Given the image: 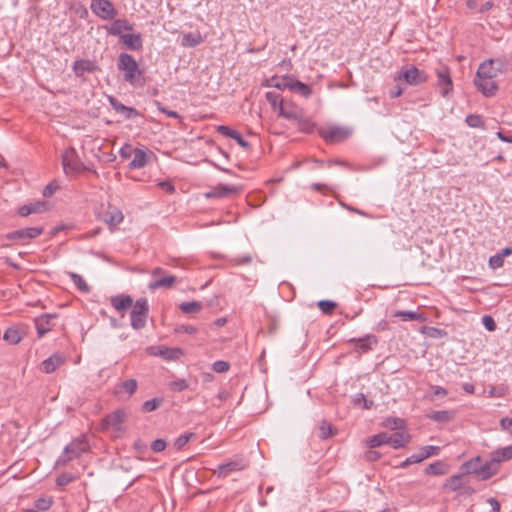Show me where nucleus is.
<instances>
[{
    "mask_svg": "<svg viewBox=\"0 0 512 512\" xmlns=\"http://www.w3.org/2000/svg\"><path fill=\"white\" fill-rule=\"evenodd\" d=\"M61 160L63 170L68 176L78 174L84 169L83 163L73 147H69L64 150L61 155Z\"/></svg>",
    "mask_w": 512,
    "mask_h": 512,
    "instance_id": "obj_4",
    "label": "nucleus"
},
{
    "mask_svg": "<svg viewBox=\"0 0 512 512\" xmlns=\"http://www.w3.org/2000/svg\"><path fill=\"white\" fill-rule=\"evenodd\" d=\"M453 416H454L453 412L446 411V410L434 411L428 415V417L431 420H434V421L440 422V423H447V422L451 421L453 419Z\"/></svg>",
    "mask_w": 512,
    "mask_h": 512,
    "instance_id": "obj_42",
    "label": "nucleus"
},
{
    "mask_svg": "<svg viewBox=\"0 0 512 512\" xmlns=\"http://www.w3.org/2000/svg\"><path fill=\"white\" fill-rule=\"evenodd\" d=\"M166 448V442L163 439H156L151 444V449L154 452H162Z\"/></svg>",
    "mask_w": 512,
    "mask_h": 512,
    "instance_id": "obj_63",
    "label": "nucleus"
},
{
    "mask_svg": "<svg viewBox=\"0 0 512 512\" xmlns=\"http://www.w3.org/2000/svg\"><path fill=\"white\" fill-rule=\"evenodd\" d=\"M99 220L106 223L111 230H114L124 219V215L120 209L109 205L105 210L99 213Z\"/></svg>",
    "mask_w": 512,
    "mask_h": 512,
    "instance_id": "obj_11",
    "label": "nucleus"
},
{
    "mask_svg": "<svg viewBox=\"0 0 512 512\" xmlns=\"http://www.w3.org/2000/svg\"><path fill=\"white\" fill-rule=\"evenodd\" d=\"M157 186L168 194H173L175 192V186L171 181H160L157 183Z\"/></svg>",
    "mask_w": 512,
    "mask_h": 512,
    "instance_id": "obj_61",
    "label": "nucleus"
},
{
    "mask_svg": "<svg viewBox=\"0 0 512 512\" xmlns=\"http://www.w3.org/2000/svg\"><path fill=\"white\" fill-rule=\"evenodd\" d=\"M247 467V463L244 459L238 458L235 460H231L226 463H222L218 465L216 469H214L213 473L218 477L225 478L231 472L241 471Z\"/></svg>",
    "mask_w": 512,
    "mask_h": 512,
    "instance_id": "obj_15",
    "label": "nucleus"
},
{
    "mask_svg": "<svg viewBox=\"0 0 512 512\" xmlns=\"http://www.w3.org/2000/svg\"><path fill=\"white\" fill-rule=\"evenodd\" d=\"M498 471L499 464L495 462L493 457H491V459L483 464L479 469L474 470V472L478 474L482 480L491 478L492 476L496 475Z\"/></svg>",
    "mask_w": 512,
    "mask_h": 512,
    "instance_id": "obj_24",
    "label": "nucleus"
},
{
    "mask_svg": "<svg viewBox=\"0 0 512 512\" xmlns=\"http://www.w3.org/2000/svg\"><path fill=\"white\" fill-rule=\"evenodd\" d=\"M35 325L39 337L44 336L48 331L51 330L50 316L42 315L35 320Z\"/></svg>",
    "mask_w": 512,
    "mask_h": 512,
    "instance_id": "obj_36",
    "label": "nucleus"
},
{
    "mask_svg": "<svg viewBox=\"0 0 512 512\" xmlns=\"http://www.w3.org/2000/svg\"><path fill=\"white\" fill-rule=\"evenodd\" d=\"M290 82H291V78L288 76H285L282 78L274 76L267 81V85L270 87L277 88L279 90H285V89L290 90Z\"/></svg>",
    "mask_w": 512,
    "mask_h": 512,
    "instance_id": "obj_38",
    "label": "nucleus"
},
{
    "mask_svg": "<svg viewBox=\"0 0 512 512\" xmlns=\"http://www.w3.org/2000/svg\"><path fill=\"white\" fill-rule=\"evenodd\" d=\"M466 123L473 128H480L484 126L483 119L480 115L470 114L466 117Z\"/></svg>",
    "mask_w": 512,
    "mask_h": 512,
    "instance_id": "obj_50",
    "label": "nucleus"
},
{
    "mask_svg": "<svg viewBox=\"0 0 512 512\" xmlns=\"http://www.w3.org/2000/svg\"><path fill=\"white\" fill-rule=\"evenodd\" d=\"M132 310L130 314L131 326L136 329H142L146 325L149 305L146 298H140L136 300L134 304H132Z\"/></svg>",
    "mask_w": 512,
    "mask_h": 512,
    "instance_id": "obj_2",
    "label": "nucleus"
},
{
    "mask_svg": "<svg viewBox=\"0 0 512 512\" xmlns=\"http://www.w3.org/2000/svg\"><path fill=\"white\" fill-rule=\"evenodd\" d=\"M4 340L9 344H17L21 341L22 335L16 328H8L3 336Z\"/></svg>",
    "mask_w": 512,
    "mask_h": 512,
    "instance_id": "obj_43",
    "label": "nucleus"
},
{
    "mask_svg": "<svg viewBox=\"0 0 512 512\" xmlns=\"http://www.w3.org/2000/svg\"><path fill=\"white\" fill-rule=\"evenodd\" d=\"M188 387H189V383H188V381H187V380H185V379H177V380L172 381V382L169 384V388H170L172 391H176V392L184 391V390H186Z\"/></svg>",
    "mask_w": 512,
    "mask_h": 512,
    "instance_id": "obj_52",
    "label": "nucleus"
},
{
    "mask_svg": "<svg viewBox=\"0 0 512 512\" xmlns=\"http://www.w3.org/2000/svg\"><path fill=\"white\" fill-rule=\"evenodd\" d=\"M152 280L148 284V288L151 291H155L160 288H172L176 282V277L173 275H167L165 270L156 267L151 272Z\"/></svg>",
    "mask_w": 512,
    "mask_h": 512,
    "instance_id": "obj_6",
    "label": "nucleus"
},
{
    "mask_svg": "<svg viewBox=\"0 0 512 512\" xmlns=\"http://www.w3.org/2000/svg\"><path fill=\"white\" fill-rule=\"evenodd\" d=\"M231 262L234 265H247V264H250L252 262V256L251 255L238 256V257L233 258L231 260Z\"/></svg>",
    "mask_w": 512,
    "mask_h": 512,
    "instance_id": "obj_62",
    "label": "nucleus"
},
{
    "mask_svg": "<svg viewBox=\"0 0 512 512\" xmlns=\"http://www.w3.org/2000/svg\"><path fill=\"white\" fill-rule=\"evenodd\" d=\"M147 352L152 356H160L165 360H177L184 354L181 348H170L164 345L151 346L147 348Z\"/></svg>",
    "mask_w": 512,
    "mask_h": 512,
    "instance_id": "obj_13",
    "label": "nucleus"
},
{
    "mask_svg": "<svg viewBox=\"0 0 512 512\" xmlns=\"http://www.w3.org/2000/svg\"><path fill=\"white\" fill-rule=\"evenodd\" d=\"M393 317L400 318L402 321H424L425 317L423 314L415 311H396L392 315Z\"/></svg>",
    "mask_w": 512,
    "mask_h": 512,
    "instance_id": "obj_35",
    "label": "nucleus"
},
{
    "mask_svg": "<svg viewBox=\"0 0 512 512\" xmlns=\"http://www.w3.org/2000/svg\"><path fill=\"white\" fill-rule=\"evenodd\" d=\"M493 79L494 78H479L476 76L474 84L483 95L490 97L493 96L498 89V86Z\"/></svg>",
    "mask_w": 512,
    "mask_h": 512,
    "instance_id": "obj_21",
    "label": "nucleus"
},
{
    "mask_svg": "<svg viewBox=\"0 0 512 512\" xmlns=\"http://www.w3.org/2000/svg\"><path fill=\"white\" fill-rule=\"evenodd\" d=\"M482 324L490 332H492L496 329V323H495L494 319L489 315H485L482 317Z\"/></svg>",
    "mask_w": 512,
    "mask_h": 512,
    "instance_id": "obj_60",
    "label": "nucleus"
},
{
    "mask_svg": "<svg viewBox=\"0 0 512 512\" xmlns=\"http://www.w3.org/2000/svg\"><path fill=\"white\" fill-rule=\"evenodd\" d=\"M92 12L103 20H111L117 14L114 5L109 0H92L90 4Z\"/></svg>",
    "mask_w": 512,
    "mask_h": 512,
    "instance_id": "obj_8",
    "label": "nucleus"
},
{
    "mask_svg": "<svg viewBox=\"0 0 512 512\" xmlns=\"http://www.w3.org/2000/svg\"><path fill=\"white\" fill-rule=\"evenodd\" d=\"M202 308V303L198 301L182 302L179 305V309L185 314H197Z\"/></svg>",
    "mask_w": 512,
    "mask_h": 512,
    "instance_id": "obj_39",
    "label": "nucleus"
},
{
    "mask_svg": "<svg viewBox=\"0 0 512 512\" xmlns=\"http://www.w3.org/2000/svg\"><path fill=\"white\" fill-rule=\"evenodd\" d=\"M175 332L176 333H185V334H196L197 328L192 325L182 324V325H178L175 328Z\"/></svg>",
    "mask_w": 512,
    "mask_h": 512,
    "instance_id": "obj_59",
    "label": "nucleus"
},
{
    "mask_svg": "<svg viewBox=\"0 0 512 512\" xmlns=\"http://www.w3.org/2000/svg\"><path fill=\"white\" fill-rule=\"evenodd\" d=\"M133 160L130 162L129 167L131 169H140L145 167L150 161V155L147 151L135 148L133 150Z\"/></svg>",
    "mask_w": 512,
    "mask_h": 512,
    "instance_id": "obj_25",
    "label": "nucleus"
},
{
    "mask_svg": "<svg viewBox=\"0 0 512 512\" xmlns=\"http://www.w3.org/2000/svg\"><path fill=\"white\" fill-rule=\"evenodd\" d=\"M53 504L51 497L39 498L35 501V507L39 510H48Z\"/></svg>",
    "mask_w": 512,
    "mask_h": 512,
    "instance_id": "obj_54",
    "label": "nucleus"
},
{
    "mask_svg": "<svg viewBox=\"0 0 512 512\" xmlns=\"http://www.w3.org/2000/svg\"><path fill=\"white\" fill-rule=\"evenodd\" d=\"M320 430V438L327 439L328 437L334 435L333 427L327 421H322L319 427Z\"/></svg>",
    "mask_w": 512,
    "mask_h": 512,
    "instance_id": "obj_51",
    "label": "nucleus"
},
{
    "mask_svg": "<svg viewBox=\"0 0 512 512\" xmlns=\"http://www.w3.org/2000/svg\"><path fill=\"white\" fill-rule=\"evenodd\" d=\"M492 457L499 465L501 462L512 459V445L499 448L492 453Z\"/></svg>",
    "mask_w": 512,
    "mask_h": 512,
    "instance_id": "obj_34",
    "label": "nucleus"
},
{
    "mask_svg": "<svg viewBox=\"0 0 512 512\" xmlns=\"http://www.w3.org/2000/svg\"><path fill=\"white\" fill-rule=\"evenodd\" d=\"M290 91L300 94L305 98H309L312 94V89L305 83L299 80L291 79L290 82Z\"/></svg>",
    "mask_w": 512,
    "mask_h": 512,
    "instance_id": "obj_32",
    "label": "nucleus"
},
{
    "mask_svg": "<svg viewBox=\"0 0 512 512\" xmlns=\"http://www.w3.org/2000/svg\"><path fill=\"white\" fill-rule=\"evenodd\" d=\"M504 264V258L498 253L496 255H493L489 259V266L492 269H498L502 267Z\"/></svg>",
    "mask_w": 512,
    "mask_h": 512,
    "instance_id": "obj_58",
    "label": "nucleus"
},
{
    "mask_svg": "<svg viewBox=\"0 0 512 512\" xmlns=\"http://www.w3.org/2000/svg\"><path fill=\"white\" fill-rule=\"evenodd\" d=\"M439 452H440V447L433 446V445L424 446L419 451L421 457H423V460L429 458L430 456L438 455Z\"/></svg>",
    "mask_w": 512,
    "mask_h": 512,
    "instance_id": "obj_47",
    "label": "nucleus"
},
{
    "mask_svg": "<svg viewBox=\"0 0 512 512\" xmlns=\"http://www.w3.org/2000/svg\"><path fill=\"white\" fill-rule=\"evenodd\" d=\"M110 304L118 312H123L132 306L133 299L129 295H117L110 298Z\"/></svg>",
    "mask_w": 512,
    "mask_h": 512,
    "instance_id": "obj_28",
    "label": "nucleus"
},
{
    "mask_svg": "<svg viewBox=\"0 0 512 512\" xmlns=\"http://www.w3.org/2000/svg\"><path fill=\"white\" fill-rule=\"evenodd\" d=\"M242 188L236 185L218 184L205 193L206 198H228L237 195Z\"/></svg>",
    "mask_w": 512,
    "mask_h": 512,
    "instance_id": "obj_12",
    "label": "nucleus"
},
{
    "mask_svg": "<svg viewBox=\"0 0 512 512\" xmlns=\"http://www.w3.org/2000/svg\"><path fill=\"white\" fill-rule=\"evenodd\" d=\"M47 210L46 203L43 201H37L34 203L26 204L18 209V213L22 217H26L30 214L42 213Z\"/></svg>",
    "mask_w": 512,
    "mask_h": 512,
    "instance_id": "obj_29",
    "label": "nucleus"
},
{
    "mask_svg": "<svg viewBox=\"0 0 512 512\" xmlns=\"http://www.w3.org/2000/svg\"><path fill=\"white\" fill-rule=\"evenodd\" d=\"M410 439V435L404 431H398L392 435L388 434V444L391 445L394 449L405 447L410 442Z\"/></svg>",
    "mask_w": 512,
    "mask_h": 512,
    "instance_id": "obj_27",
    "label": "nucleus"
},
{
    "mask_svg": "<svg viewBox=\"0 0 512 512\" xmlns=\"http://www.w3.org/2000/svg\"><path fill=\"white\" fill-rule=\"evenodd\" d=\"M217 132L225 137L234 139L242 148L246 150L250 148V144L243 139V137L237 130H234L225 125H219L217 127Z\"/></svg>",
    "mask_w": 512,
    "mask_h": 512,
    "instance_id": "obj_22",
    "label": "nucleus"
},
{
    "mask_svg": "<svg viewBox=\"0 0 512 512\" xmlns=\"http://www.w3.org/2000/svg\"><path fill=\"white\" fill-rule=\"evenodd\" d=\"M350 342L355 344L354 349L356 352L367 353L378 343V339L375 335L368 334L359 339H351Z\"/></svg>",
    "mask_w": 512,
    "mask_h": 512,
    "instance_id": "obj_20",
    "label": "nucleus"
},
{
    "mask_svg": "<svg viewBox=\"0 0 512 512\" xmlns=\"http://www.w3.org/2000/svg\"><path fill=\"white\" fill-rule=\"evenodd\" d=\"M109 102H110L112 108L117 113L122 114L126 119H132V118L138 117L140 115L139 112L135 108L125 106L124 104H122L121 102H119L118 100H116L113 97L109 98Z\"/></svg>",
    "mask_w": 512,
    "mask_h": 512,
    "instance_id": "obj_26",
    "label": "nucleus"
},
{
    "mask_svg": "<svg viewBox=\"0 0 512 512\" xmlns=\"http://www.w3.org/2000/svg\"><path fill=\"white\" fill-rule=\"evenodd\" d=\"M449 471V466L443 461H436L431 463L425 469V473L428 475H445Z\"/></svg>",
    "mask_w": 512,
    "mask_h": 512,
    "instance_id": "obj_33",
    "label": "nucleus"
},
{
    "mask_svg": "<svg viewBox=\"0 0 512 512\" xmlns=\"http://www.w3.org/2000/svg\"><path fill=\"white\" fill-rule=\"evenodd\" d=\"M66 361L65 356L60 353H55L51 355L49 358L42 361L40 365V369L42 372L49 374L54 372L57 368L63 365Z\"/></svg>",
    "mask_w": 512,
    "mask_h": 512,
    "instance_id": "obj_19",
    "label": "nucleus"
},
{
    "mask_svg": "<svg viewBox=\"0 0 512 512\" xmlns=\"http://www.w3.org/2000/svg\"><path fill=\"white\" fill-rule=\"evenodd\" d=\"M127 418V413L123 409H117L112 413L108 414L102 420V428L104 430L107 429H115L117 431L121 430V426Z\"/></svg>",
    "mask_w": 512,
    "mask_h": 512,
    "instance_id": "obj_14",
    "label": "nucleus"
},
{
    "mask_svg": "<svg viewBox=\"0 0 512 512\" xmlns=\"http://www.w3.org/2000/svg\"><path fill=\"white\" fill-rule=\"evenodd\" d=\"M69 277L74 283V285L81 291V292H88L89 286L86 283V281L83 279V277L79 274L70 272Z\"/></svg>",
    "mask_w": 512,
    "mask_h": 512,
    "instance_id": "obj_45",
    "label": "nucleus"
},
{
    "mask_svg": "<svg viewBox=\"0 0 512 512\" xmlns=\"http://www.w3.org/2000/svg\"><path fill=\"white\" fill-rule=\"evenodd\" d=\"M276 112L279 117L285 118L287 120H298L302 116V109L299 108L294 102L285 99Z\"/></svg>",
    "mask_w": 512,
    "mask_h": 512,
    "instance_id": "obj_16",
    "label": "nucleus"
},
{
    "mask_svg": "<svg viewBox=\"0 0 512 512\" xmlns=\"http://www.w3.org/2000/svg\"><path fill=\"white\" fill-rule=\"evenodd\" d=\"M230 368V364L227 361L218 360L212 364V369L216 373L227 372Z\"/></svg>",
    "mask_w": 512,
    "mask_h": 512,
    "instance_id": "obj_55",
    "label": "nucleus"
},
{
    "mask_svg": "<svg viewBox=\"0 0 512 512\" xmlns=\"http://www.w3.org/2000/svg\"><path fill=\"white\" fill-rule=\"evenodd\" d=\"M500 426L503 430L509 431L512 435V418L504 417L500 420Z\"/></svg>",
    "mask_w": 512,
    "mask_h": 512,
    "instance_id": "obj_64",
    "label": "nucleus"
},
{
    "mask_svg": "<svg viewBox=\"0 0 512 512\" xmlns=\"http://www.w3.org/2000/svg\"><path fill=\"white\" fill-rule=\"evenodd\" d=\"M162 403V399L153 398L151 400H147L142 404V411L145 413L152 412L156 410Z\"/></svg>",
    "mask_w": 512,
    "mask_h": 512,
    "instance_id": "obj_48",
    "label": "nucleus"
},
{
    "mask_svg": "<svg viewBox=\"0 0 512 512\" xmlns=\"http://www.w3.org/2000/svg\"><path fill=\"white\" fill-rule=\"evenodd\" d=\"M435 74L437 76V86L440 88L441 95L443 97H447L453 90V82L449 67L441 65L435 69Z\"/></svg>",
    "mask_w": 512,
    "mask_h": 512,
    "instance_id": "obj_9",
    "label": "nucleus"
},
{
    "mask_svg": "<svg viewBox=\"0 0 512 512\" xmlns=\"http://www.w3.org/2000/svg\"><path fill=\"white\" fill-rule=\"evenodd\" d=\"M76 477L71 473H62L56 479V484L58 486H66L69 483L73 482Z\"/></svg>",
    "mask_w": 512,
    "mask_h": 512,
    "instance_id": "obj_53",
    "label": "nucleus"
},
{
    "mask_svg": "<svg viewBox=\"0 0 512 512\" xmlns=\"http://www.w3.org/2000/svg\"><path fill=\"white\" fill-rule=\"evenodd\" d=\"M89 449V444L84 436L74 439L64 449L62 456L63 463L72 461L73 459L79 458L83 453Z\"/></svg>",
    "mask_w": 512,
    "mask_h": 512,
    "instance_id": "obj_7",
    "label": "nucleus"
},
{
    "mask_svg": "<svg viewBox=\"0 0 512 512\" xmlns=\"http://www.w3.org/2000/svg\"><path fill=\"white\" fill-rule=\"evenodd\" d=\"M463 486V474H457L449 477L445 483L444 488L450 491H457Z\"/></svg>",
    "mask_w": 512,
    "mask_h": 512,
    "instance_id": "obj_40",
    "label": "nucleus"
},
{
    "mask_svg": "<svg viewBox=\"0 0 512 512\" xmlns=\"http://www.w3.org/2000/svg\"><path fill=\"white\" fill-rule=\"evenodd\" d=\"M386 426L391 429H402L405 426V422L400 418H388L386 420Z\"/></svg>",
    "mask_w": 512,
    "mask_h": 512,
    "instance_id": "obj_56",
    "label": "nucleus"
},
{
    "mask_svg": "<svg viewBox=\"0 0 512 512\" xmlns=\"http://www.w3.org/2000/svg\"><path fill=\"white\" fill-rule=\"evenodd\" d=\"M132 26L123 19L114 20L111 25L107 28V32L110 35L121 36L124 31H131Z\"/></svg>",
    "mask_w": 512,
    "mask_h": 512,
    "instance_id": "obj_30",
    "label": "nucleus"
},
{
    "mask_svg": "<svg viewBox=\"0 0 512 512\" xmlns=\"http://www.w3.org/2000/svg\"><path fill=\"white\" fill-rule=\"evenodd\" d=\"M204 41L203 37L199 32L196 33H185L181 39V45L183 47H196Z\"/></svg>",
    "mask_w": 512,
    "mask_h": 512,
    "instance_id": "obj_31",
    "label": "nucleus"
},
{
    "mask_svg": "<svg viewBox=\"0 0 512 512\" xmlns=\"http://www.w3.org/2000/svg\"><path fill=\"white\" fill-rule=\"evenodd\" d=\"M395 81H404L409 85H420L428 80V75L425 71L418 69L415 66L402 67L401 71L395 75Z\"/></svg>",
    "mask_w": 512,
    "mask_h": 512,
    "instance_id": "obj_3",
    "label": "nucleus"
},
{
    "mask_svg": "<svg viewBox=\"0 0 512 512\" xmlns=\"http://www.w3.org/2000/svg\"><path fill=\"white\" fill-rule=\"evenodd\" d=\"M122 42L130 49H140L141 39L139 35L123 34L121 35Z\"/></svg>",
    "mask_w": 512,
    "mask_h": 512,
    "instance_id": "obj_41",
    "label": "nucleus"
},
{
    "mask_svg": "<svg viewBox=\"0 0 512 512\" xmlns=\"http://www.w3.org/2000/svg\"><path fill=\"white\" fill-rule=\"evenodd\" d=\"M318 133L327 143L342 142L351 135L348 128L333 125L320 127Z\"/></svg>",
    "mask_w": 512,
    "mask_h": 512,
    "instance_id": "obj_5",
    "label": "nucleus"
},
{
    "mask_svg": "<svg viewBox=\"0 0 512 512\" xmlns=\"http://www.w3.org/2000/svg\"><path fill=\"white\" fill-rule=\"evenodd\" d=\"M423 461V457H421L420 453H416L406 458L400 465L402 468H406L410 464L420 463Z\"/></svg>",
    "mask_w": 512,
    "mask_h": 512,
    "instance_id": "obj_57",
    "label": "nucleus"
},
{
    "mask_svg": "<svg viewBox=\"0 0 512 512\" xmlns=\"http://www.w3.org/2000/svg\"><path fill=\"white\" fill-rule=\"evenodd\" d=\"M194 433H185L180 435L175 441H174V447L177 450H181L189 441L190 439L194 438Z\"/></svg>",
    "mask_w": 512,
    "mask_h": 512,
    "instance_id": "obj_49",
    "label": "nucleus"
},
{
    "mask_svg": "<svg viewBox=\"0 0 512 512\" xmlns=\"http://www.w3.org/2000/svg\"><path fill=\"white\" fill-rule=\"evenodd\" d=\"M503 62L501 60L488 59L482 62L476 72L479 78H495L502 71Z\"/></svg>",
    "mask_w": 512,
    "mask_h": 512,
    "instance_id": "obj_10",
    "label": "nucleus"
},
{
    "mask_svg": "<svg viewBox=\"0 0 512 512\" xmlns=\"http://www.w3.org/2000/svg\"><path fill=\"white\" fill-rule=\"evenodd\" d=\"M337 304L331 300H321L318 302L319 309L326 315H331Z\"/></svg>",
    "mask_w": 512,
    "mask_h": 512,
    "instance_id": "obj_46",
    "label": "nucleus"
},
{
    "mask_svg": "<svg viewBox=\"0 0 512 512\" xmlns=\"http://www.w3.org/2000/svg\"><path fill=\"white\" fill-rule=\"evenodd\" d=\"M138 387V383L135 379L125 380L114 387V394L118 397H122L126 394L128 397L132 396Z\"/></svg>",
    "mask_w": 512,
    "mask_h": 512,
    "instance_id": "obj_23",
    "label": "nucleus"
},
{
    "mask_svg": "<svg viewBox=\"0 0 512 512\" xmlns=\"http://www.w3.org/2000/svg\"><path fill=\"white\" fill-rule=\"evenodd\" d=\"M388 433H379L365 440V444L369 448H376L384 444H388Z\"/></svg>",
    "mask_w": 512,
    "mask_h": 512,
    "instance_id": "obj_37",
    "label": "nucleus"
},
{
    "mask_svg": "<svg viewBox=\"0 0 512 512\" xmlns=\"http://www.w3.org/2000/svg\"><path fill=\"white\" fill-rule=\"evenodd\" d=\"M265 97L275 112L279 109V106L284 100V98L279 93L272 91L267 92Z\"/></svg>",
    "mask_w": 512,
    "mask_h": 512,
    "instance_id": "obj_44",
    "label": "nucleus"
},
{
    "mask_svg": "<svg viewBox=\"0 0 512 512\" xmlns=\"http://www.w3.org/2000/svg\"><path fill=\"white\" fill-rule=\"evenodd\" d=\"M43 233L41 227H29L12 231L6 235L8 240L34 239Z\"/></svg>",
    "mask_w": 512,
    "mask_h": 512,
    "instance_id": "obj_17",
    "label": "nucleus"
},
{
    "mask_svg": "<svg viewBox=\"0 0 512 512\" xmlns=\"http://www.w3.org/2000/svg\"><path fill=\"white\" fill-rule=\"evenodd\" d=\"M99 70L95 61L89 59H80L74 62L73 72L77 77H84L85 73H93Z\"/></svg>",
    "mask_w": 512,
    "mask_h": 512,
    "instance_id": "obj_18",
    "label": "nucleus"
},
{
    "mask_svg": "<svg viewBox=\"0 0 512 512\" xmlns=\"http://www.w3.org/2000/svg\"><path fill=\"white\" fill-rule=\"evenodd\" d=\"M117 67L124 72V80L132 85H136L142 77V72L132 55L122 53L119 56Z\"/></svg>",
    "mask_w": 512,
    "mask_h": 512,
    "instance_id": "obj_1",
    "label": "nucleus"
}]
</instances>
